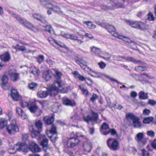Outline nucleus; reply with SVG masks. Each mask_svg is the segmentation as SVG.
Instances as JSON below:
<instances>
[{
  "label": "nucleus",
  "mask_w": 156,
  "mask_h": 156,
  "mask_svg": "<svg viewBox=\"0 0 156 156\" xmlns=\"http://www.w3.org/2000/svg\"><path fill=\"white\" fill-rule=\"evenodd\" d=\"M57 88L56 86L52 85L46 91H40L38 92L37 95L38 97L43 98H46L49 95L51 96H55L57 94Z\"/></svg>",
  "instance_id": "f257e3e1"
},
{
  "label": "nucleus",
  "mask_w": 156,
  "mask_h": 156,
  "mask_svg": "<svg viewBox=\"0 0 156 156\" xmlns=\"http://www.w3.org/2000/svg\"><path fill=\"white\" fill-rule=\"evenodd\" d=\"M41 4L47 9L54 11H59L60 8L56 5L55 3L53 1L40 0Z\"/></svg>",
  "instance_id": "f03ea898"
},
{
  "label": "nucleus",
  "mask_w": 156,
  "mask_h": 156,
  "mask_svg": "<svg viewBox=\"0 0 156 156\" xmlns=\"http://www.w3.org/2000/svg\"><path fill=\"white\" fill-rule=\"evenodd\" d=\"M107 144L108 146L111 150L116 151L119 148V143L116 139L112 138H109L107 140Z\"/></svg>",
  "instance_id": "7ed1b4c3"
},
{
  "label": "nucleus",
  "mask_w": 156,
  "mask_h": 156,
  "mask_svg": "<svg viewBox=\"0 0 156 156\" xmlns=\"http://www.w3.org/2000/svg\"><path fill=\"white\" fill-rule=\"evenodd\" d=\"M57 88V94L58 92L65 93L67 92L68 90L66 87L64 86V85L62 84V81H57L54 84Z\"/></svg>",
  "instance_id": "20e7f679"
},
{
  "label": "nucleus",
  "mask_w": 156,
  "mask_h": 156,
  "mask_svg": "<svg viewBox=\"0 0 156 156\" xmlns=\"http://www.w3.org/2000/svg\"><path fill=\"white\" fill-rule=\"evenodd\" d=\"M100 25L103 27L105 28L113 36L117 37V33L115 32V29L113 26L105 23H101Z\"/></svg>",
  "instance_id": "39448f33"
},
{
  "label": "nucleus",
  "mask_w": 156,
  "mask_h": 156,
  "mask_svg": "<svg viewBox=\"0 0 156 156\" xmlns=\"http://www.w3.org/2000/svg\"><path fill=\"white\" fill-rule=\"evenodd\" d=\"M80 136H77V137L70 138L68 140L67 144L69 147L70 148H73L78 145L81 140L80 138H79Z\"/></svg>",
  "instance_id": "423d86ee"
},
{
  "label": "nucleus",
  "mask_w": 156,
  "mask_h": 156,
  "mask_svg": "<svg viewBox=\"0 0 156 156\" xmlns=\"http://www.w3.org/2000/svg\"><path fill=\"white\" fill-rule=\"evenodd\" d=\"M6 126L7 130L10 135H14L16 132L19 131L18 126L16 124L10 123L9 125H6L5 126Z\"/></svg>",
  "instance_id": "0eeeda50"
},
{
  "label": "nucleus",
  "mask_w": 156,
  "mask_h": 156,
  "mask_svg": "<svg viewBox=\"0 0 156 156\" xmlns=\"http://www.w3.org/2000/svg\"><path fill=\"white\" fill-rule=\"evenodd\" d=\"M14 17L16 19L20 24L23 25L27 28L30 29H31L33 28V25L31 23H29L27 20L24 21L18 16H16L15 14H14Z\"/></svg>",
  "instance_id": "6e6552de"
},
{
  "label": "nucleus",
  "mask_w": 156,
  "mask_h": 156,
  "mask_svg": "<svg viewBox=\"0 0 156 156\" xmlns=\"http://www.w3.org/2000/svg\"><path fill=\"white\" fill-rule=\"evenodd\" d=\"M9 75L11 80L13 82L16 81L20 79L19 74L17 73L15 69L10 70L9 72Z\"/></svg>",
  "instance_id": "1a4fd4ad"
},
{
  "label": "nucleus",
  "mask_w": 156,
  "mask_h": 156,
  "mask_svg": "<svg viewBox=\"0 0 156 156\" xmlns=\"http://www.w3.org/2000/svg\"><path fill=\"white\" fill-rule=\"evenodd\" d=\"M47 134L48 136V137H49L51 141H52L53 142H55L56 140L58 139L57 137H54L55 140H52L51 138L52 137V136H50L49 135V134L50 133H51V134H56L57 133V131H56V126L54 125H52V126L51 127L49 131H47Z\"/></svg>",
  "instance_id": "9d476101"
},
{
  "label": "nucleus",
  "mask_w": 156,
  "mask_h": 156,
  "mask_svg": "<svg viewBox=\"0 0 156 156\" xmlns=\"http://www.w3.org/2000/svg\"><path fill=\"white\" fill-rule=\"evenodd\" d=\"M11 92V96L13 100L18 101L21 99V97L19 95L18 92L16 90L12 89Z\"/></svg>",
  "instance_id": "9b49d317"
},
{
  "label": "nucleus",
  "mask_w": 156,
  "mask_h": 156,
  "mask_svg": "<svg viewBox=\"0 0 156 156\" xmlns=\"http://www.w3.org/2000/svg\"><path fill=\"white\" fill-rule=\"evenodd\" d=\"M41 132L39 131L38 130H35L32 132L31 133V135L32 138H36L37 140H39L41 138H43V137H45L44 135H42L41 134Z\"/></svg>",
  "instance_id": "f8f14e48"
},
{
  "label": "nucleus",
  "mask_w": 156,
  "mask_h": 156,
  "mask_svg": "<svg viewBox=\"0 0 156 156\" xmlns=\"http://www.w3.org/2000/svg\"><path fill=\"white\" fill-rule=\"evenodd\" d=\"M54 75L52 72L50 70H48L44 72L43 77L45 79L46 81H48L50 80Z\"/></svg>",
  "instance_id": "ddd939ff"
},
{
  "label": "nucleus",
  "mask_w": 156,
  "mask_h": 156,
  "mask_svg": "<svg viewBox=\"0 0 156 156\" xmlns=\"http://www.w3.org/2000/svg\"><path fill=\"white\" fill-rule=\"evenodd\" d=\"M48 139L44 138L41 143V145L42 146L43 150L45 152H46L47 150L49 148L48 145Z\"/></svg>",
  "instance_id": "4468645a"
},
{
  "label": "nucleus",
  "mask_w": 156,
  "mask_h": 156,
  "mask_svg": "<svg viewBox=\"0 0 156 156\" xmlns=\"http://www.w3.org/2000/svg\"><path fill=\"white\" fill-rule=\"evenodd\" d=\"M140 119L138 117L133 121V126L135 128H140L141 127V122L139 121Z\"/></svg>",
  "instance_id": "2eb2a0df"
},
{
  "label": "nucleus",
  "mask_w": 156,
  "mask_h": 156,
  "mask_svg": "<svg viewBox=\"0 0 156 156\" xmlns=\"http://www.w3.org/2000/svg\"><path fill=\"white\" fill-rule=\"evenodd\" d=\"M89 120L90 121L96 122L98 119V113L95 112H92V113L91 116L89 115Z\"/></svg>",
  "instance_id": "dca6fc26"
},
{
  "label": "nucleus",
  "mask_w": 156,
  "mask_h": 156,
  "mask_svg": "<svg viewBox=\"0 0 156 156\" xmlns=\"http://www.w3.org/2000/svg\"><path fill=\"white\" fill-rule=\"evenodd\" d=\"M16 113L20 116H21L23 119H25L27 118V115L23 111L19 108H17L16 109Z\"/></svg>",
  "instance_id": "f3484780"
},
{
  "label": "nucleus",
  "mask_w": 156,
  "mask_h": 156,
  "mask_svg": "<svg viewBox=\"0 0 156 156\" xmlns=\"http://www.w3.org/2000/svg\"><path fill=\"white\" fill-rule=\"evenodd\" d=\"M33 17L35 19L39 20L41 22L44 23L45 21V17L40 15L37 14H33L32 15Z\"/></svg>",
  "instance_id": "a211bd4d"
},
{
  "label": "nucleus",
  "mask_w": 156,
  "mask_h": 156,
  "mask_svg": "<svg viewBox=\"0 0 156 156\" xmlns=\"http://www.w3.org/2000/svg\"><path fill=\"white\" fill-rule=\"evenodd\" d=\"M1 59L4 62L9 61L10 58V54L8 52H6L4 55L1 56Z\"/></svg>",
  "instance_id": "6ab92c4d"
},
{
  "label": "nucleus",
  "mask_w": 156,
  "mask_h": 156,
  "mask_svg": "<svg viewBox=\"0 0 156 156\" xmlns=\"http://www.w3.org/2000/svg\"><path fill=\"white\" fill-rule=\"evenodd\" d=\"M32 151L33 152H38L41 151V148L35 142H33L31 144Z\"/></svg>",
  "instance_id": "aec40b11"
},
{
  "label": "nucleus",
  "mask_w": 156,
  "mask_h": 156,
  "mask_svg": "<svg viewBox=\"0 0 156 156\" xmlns=\"http://www.w3.org/2000/svg\"><path fill=\"white\" fill-rule=\"evenodd\" d=\"M83 147L85 151L90 152L91 149V143L88 142L84 143L83 144Z\"/></svg>",
  "instance_id": "412c9836"
},
{
  "label": "nucleus",
  "mask_w": 156,
  "mask_h": 156,
  "mask_svg": "<svg viewBox=\"0 0 156 156\" xmlns=\"http://www.w3.org/2000/svg\"><path fill=\"white\" fill-rule=\"evenodd\" d=\"M35 126L37 128V130L41 132L42 130L43 124L41 120H38L35 122Z\"/></svg>",
  "instance_id": "4be33fe9"
},
{
  "label": "nucleus",
  "mask_w": 156,
  "mask_h": 156,
  "mask_svg": "<svg viewBox=\"0 0 156 156\" xmlns=\"http://www.w3.org/2000/svg\"><path fill=\"white\" fill-rule=\"evenodd\" d=\"M54 120V116H51L48 117V118L44 119V121L46 124L48 125L51 124Z\"/></svg>",
  "instance_id": "5701e85b"
},
{
  "label": "nucleus",
  "mask_w": 156,
  "mask_h": 156,
  "mask_svg": "<svg viewBox=\"0 0 156 156\" xmlns=\"http://www.w3.org/2000/svg\"><path fill=\"white\" fill-rule=\"evenodd\" d=\"M128 24L134 28H137L139 29L140 23L137 22H133L130 21H126Z\"/></svg>",
  "instance_id": "b1692460"
},
{
  "label": "nucleus",
  "mask_w": 156,
  "mask_h": 156,
  "mask_svg": "<svg viewBox=\"0 0 156 156\" xmlns=\"http://www.w3.org/2000/svg\"><path fill=\"white\" fill-rule=\"evenodd\" d=\"M148 93H145L143 91H141L139 94V97L140 99H145L147 98Z\"/></svg>",
  "instance_id": "393cba45"
},
{
  "label": "nucleus",
  "mask_w": 156,
  "mask_h": 156,
  "mask_svg": "<svg viewBox=\"0 0 156 156\" xmlns=\"http://www.w3.org/2000/svg\"><path fill=\"white\" fill-rule=\"evenodd\" d=\"M28 108L30 111L32 113H34L38 110H40L36 105H32L28 107Z\"/></svg>",
  "instance_id": "a878e982"
},
{
  "label": "nucleus",
  "mask_w": 156,
  "mask_h": 156,
  "mask_svg": "<svg viewBox=\"0 0 156 156\" xmlns=\"http://www.w3.org/2000/svg\"><path fill=\"white\" fill-rule=\"evenodd\" d=\"M149 28V26L147 24H144L142 23H140L139 29L142 31H145Z\"/></svg>",
  "instance_id": "bb28decb"
},
{
  "label": "nucleus",
  "mask_w": 156,
  "mask_h": 156,
  "mask_svg": "<svg viewBox=\"0 0 156 156\" xmlns=\"http://www.w3.org/2000/svg\"><path fill=\"white\" fill-rule=\"evenodd\" d=\"M136 117H137L136 116L131 113H129L126 115V118L128 120L129 119H132L133 121L134 119H135V118H136Z\"/></svg>",
  "instance_id": "cd10ccee"
},
{
  "label": "nucleus",
  "mask_w": 156,
  "mask_h": 156,
  "mask_svg": "<svg viewBox=\"0 0 156 156\" xmlns=\"http://www.w3.org/2000/svg\"><path fill=\"white\" fill-rule=\"evenodd\" d=\"M1 80L2 81V86H3L6 85L8 83V77L6 75H3L2 78Z\"/></svg>",
  "instance_id": "c85d7f7f"
},
{
  "label": "nucleus",
  "mask_w": 156,
  "mask_h": 156,
  "mask_svg": "<svg viewBox=\"0 0 156 156\" xmlns=\"http://www.w3.org/2000/svg\"><path fill=\"white\" fill-rule=\"evenodd\" d=\"M63 104L67 106H73L71 101L67 98H64L63 100Z\"/></svg>",
  "instance_id": "c756f323"
},
{
  "label": "nucleus",
  "mask_w": 156,
  "mask_h": 156,
  "mask_svg": "<svg viewBox=\"0 0 156 156\" xmlns=\"http://www.w3.org/2000/svg\"><path fill=\"white\" fill-rule=\"evenodd\" d=\"M135 69L136 71L140 72L143 71L147 70V67L146 66H139L135 67Z\"/></svg>",
  "instance_id": "7c9ffc66"
},
{
  "label": "nucleus",
  "mask_w": 156,
  "mask_h": 156,
  "mask_svg": "<svg viewBox=\"0 0 156 156\" xmlns=\"http://www.w3.org/2000/svg\"><path fill=\"white\" fill-rule=\"evenodd\" d=\"M144 136V134L142 133H139L136 135V139L138 143H140L141 141V140L143 139Z\"/></svg>",
  "instance_id": "2f4dec72"
},
{
  "label": "nucleus",
  "mask_w": 156,
  "mask_h": 156,
  "mask_svg": "<svg viewBox=\"0 0 156 156\" xmlns=\"http://www.w3.org/2000/svg\"><path fill=\"white\" fill-rule=\"evenodd\" d=\"M153 119L152 117L146 118L144 119L143 122L144 124H149L153 121Z\"/></svg>",
  "instance_id": "473e14b6"
},
{
  "label": "nucleus",
  "mask_w": 156,
  "mask_h": 156,
  "mask_svg": "<svg viewBox=\"0 0 156 156\" xmlns=\"http://www.w3.org/2000/svg\"><path fill=\"white\" fill-rule=\"evenodd\" d=\"M30 71L31 73L33 74L34 75H38L39 73V70L35 67L30 69Z\"/></svg>",
  "instance_id": "72a5a7b5"
},
{
  "label": "nucleus",
  "mask_w": 156,
  "mask_h": 156,
  "mask_svg": "<svg viewBox=\"0 0 156 156\" xmlns=\"http://www.w3.org/2000/svg\"><path fill=\"white\" fill-rule=\"evenodd\" d=\"M7 121L3 120L0 121V129H2L7 125Z\"/></svg>",
  "instance_id": "f704fd0d"
},
{
  "label": "nucleus",
  "mask_w": 156,
  "mask_h": 156,
  "mask_svg": "<svg viewBox=\"0 0 156 156\" xmlns=\"http://www.w3.org/2000/svg\"><path fill=\"white\" fill-rule=\"evenodd\" d=\"M129 61L132 62L134 63H136L138 62L140 63L141 65H144L145 63L143 62H141L140 60H136L135 59L131 57H129Z\"/></svg>",
  "instance_id": "c9c22d12"
},
{
  "label": "nucleus",
  "mask_w": 156,
  "mask_h": 156,
  "mask_svg": "<svg viewBox=\"0 0 156 156\" xmlns=\"http://www.w3.org/2000/svg\"><path fill=\"white\" fill-rule=\"evenodd\" d=\"M37 84L36 83H32L29 84L28 85L30 89L34 90L37 87Z\"/></svg>",
  "instance_id": "e433bc0d"
},
{
  "label": "nucleus",
  "mask_w": 156,
  "mask_h": 156,
  "mask_svg": "<svg viewBox=\"0 0 156 156\" xmlns=\"http://www.w3.org/2000/svg\"><path fill=\"white\" fill-rule=\"evenodd\" d=\"M37 61L39 64H41L44 61V57L43 55H40L36 58Z\"/></svg>",
  "instance_id": "4c0bfd02"
},
{
  "label": "nucleus",
  "mask_w": 156,
  "mask_h": 156,
  "mask_svg": "<svg viewBox=\"0 0 156 156\" xmlns=\"http://www.w3.org/2000/svg\"><path fill=\"white\" fill-rule=\"evenodd\" d=\"M44 30L46 32H48L49 33H51V31L52 29L51 26L50 25H48L44 27Z\"/></svg>",
  "instance_id": "58836bf2"
},
{
  "label": "nucleus",
  "mask_w": 156,
  "mask_h": 156,
  "mask_svg": "<svg viewBox=\"0 0 156 156\" xmlns=\"http://www.w3.org/2000/svg\"><path fill=\"white\" fill-rule=\"evenodd\" d=\"M16 46L17 47L19 51H27L26 48L24 46H20L18 44H16Z\"/></svg>",
  "instance_id": "ea45409f"
},
{
  "label": "nucleus",
  "mask_w": 156,
  "mask_h": 156,
  "mask_svg": "<svg viewBox=\"0 0 156 156\" xmlns=\"http://www.w3.org/2000/svg\"><path fill=\"white\" fill-rule=\"evenodd\" d=\"M71 119H73V120H80V117L79 115L75 113L73 116L71 117Z\"/></svg>",
  "instance_id": "a19ab883"
},
{
  "label": "nucleus",
  "mask_w": 156,
  "mask_h": 156,
  "mask_svg": "<svg viewBox=\"0 0 156 156\" xmlns=\"http://www.w3.org/2000/svg\"><path fill=\"white\" fill-rule=\"evenodd\" d=\"M101 9L105 10L107 11L108 10L112 9V8L110 6H107L106 5H103L101 6Z\"/></svg>",
  "instance_id": "79ce46f5"
},
{
  "label": "nucleus",
  "mask_w": 156,
  "mask_h": 156,
  "mask_svg": "<svg viewBox=\"0 0 156 156\" xmlns=\"http://www.w3.org/2000/svg\"><path fill=\"white\" fill-rule=\"evenodd\" d=\"M84 23L86 24L88 27L90 28H91V27H93V26H94V27H95V26L93 25L91 23H90V21H84Z\"/></svg>",
  "instance_id": "37998d69"
},
{
  "label": "nucleus",
  "mask_w": 156,
  "mask_h": 156,
  "mask_svg": "<svg viewBox=\"0 0 156 156\" xmlns=\"http://www.w3.org/2000/svg\"><path fill=\"white\" fill-rule=\"evenodd\" d=\"M98 98V96L96 94H94L90 98V100L92 102H93L97 99Z\"/></svg>",
  "instance_id": "c03bdc74"
},
{
  "label": "nucleus",
  "mask_w": 156,
  "mask_h": 156,
  "mask_svg": "<svg viewBox=\"0 0 156 156\" xmlns=\"http://www.w3.org/2000/svg\"><path fill=\"white\" fill-rule=\"evenodd\" d=\"M142 156H150L149 153L145 149H143L142 150Z\"/></svg>",
  "instance_id": "a18cd8bd"
},
{
  "label": "nucleus",
  "mask_w": 156,
  "mask_h": 156,
  "mask_svg": "<svg viewBox=\"0 0 156 156\" xmlns=\"http://www.w3.org/2000/svg\"><path fill=\"white\" fill-rule=\"evenodd\" d=\"M147 135L151 137L154 136L155 134L154 132L152 130L148 131L147 132Z\"/></svg>",
  "instance_id": "49530a36"
},
{
  "label": "nucleus",
  "mask_w": 156,
  "mask_h": 156,
  "mask_svg": "<svg viewBox=\"0 0 156 156\" xmlns=\"http://www.w3.org/2000/svg\"><path fill=\"white\" fill-rule=\"evenodd\" d=\"M20 104L21 107L23 108L28 107V103L25 101H22L21 102Z\"/></svg>",
  "instance_id": "de8ad7c7"
},
{
  "label": "nucleus",
  "mask_w": 156,
  "mask_h": 156,
  "mask_svg": "<svg viewBox=\"0 0 156 156\" xmlns=\"http://www.w3.org/2000/svg\"><path fill=\"white\" fill-rule=\"evenodd\" d=\"M62 75V74L61 73H59V72H57L56 73V75H55V77L57 79V80H56V81H55V82L58 80V81H61L59 79H60V78L61 77V76Z\"/></svg>",
  "instance_id": "09e8293b"
},
{
  "label": "nucleus",
  "mask_w": 156,
  "mask_h": 156,
  "mask_svg": "<svg viewBox=\"0 0 156 156\" xmlns=\"http://www.w3.org/2000/svg\"><path fill=\"white\" fill-rule=\"evenodd\" d=\"M132 44L130 45L131 48L133 50H138V49L137 47L136 44L134 42Z\"/></svg>",
  "instance_id": "8fccbe9b"
},
{
  "label": "nucleus",
  "mask_w": 156,
  "mask_h": 156,
  "mask_svg": "<svg viewBox=\"0 0 156 156\" xmlns=\"http://www.w3.org/2000/svg\"><path fill=\"white\" fill-rule=\"evenodd\" d=\"M108 128V125L105 122L103 123L101 126V129H106Z\"/></svg>",
  "instance_id": "3c124183"
},
{
  "label": "nucleus",
  "mask_w": 156,
  "mask_h": 156,
  "mask_svg": "<svg viewBox=\"0 0 156 156\" xmlns=\"http://www.w3.org/2000/svg\"><path fill=\"white\" fill-rule=\"evenodd\" d=\"M151 113V111L150 110L147 109H144L143 111V114L144 115H148Z\"/></svg>",
  "instance_id": "603ef678"
},
{
  "label": "nucleus",
  "mask_w": 156,
  "mask_h": 156,
  "mask_svg": "<svg viewBox=\"0 0 156 156\" xmlns=\"http://www.w3.org/2000/svg\"><path fill=\"white\" fill-rule=\"evenodd\" d=\"M99 67L101 69L104 68L106 66V64L104 63L103 62L101 61L100 62L98 63Z\"/></svg>",
  "instance_id": "864d4df0"
},
{
  "label": "nucleus",
  "mask_w": 156,
  "mask_h": 156,
  "mask_svg": "<svg viewBox=\"0 0 156 156\" xmlns=\"http://www.w3.org/2000/svg\"><path fill=\"white\" fill-rule=\"evenodd\" d=\"M69 38L75 40H77L78 37L74 34H70Z\"/></svg>",
  "instance_id": "5fc2aeb1"
},
{
  "label": "nucleus",
  "mask_w": 156,
  "mask_h": 156,
  "mask_svg": "<svg viewBox=\"0 0 156 156\" xmlns=\"http://www.w3.org/2000/svg\"><path fill=\"white\" fill-rule=\"evenodd\" d=\"M148 104L151 105H156V101L153 100H149L148 101Z\"/></svg>",
  "instance_id": "6e6d98bb"
},
{
  "label": "nucleus",
  "mask_w": 156,
  "mask_h": 156,
  "mask_svg": "<svg viewBox=\"0 0 156 156\" xmlns=\"http://www.w3.org/2000/svg\"><path fill=\"white\" fill-rule=\"evenodd\" d=\"M76 62L77 63H78V64H79V63H78V62L80 63V64L83 65V63H86V62H84L83 61V59L81 58H79L78 59L76 60Z\"/></svg>",
  "instance_id": "4d7b16f0"
},
{
  "label": "nucleus",
  "mask_w": 156,
  "mask_h": 156,
  "mask_svg": "<svg viewBox=\"0 0 156 156\" xmlns=\"http://www.w3.org/2000/svg\"><path fill=\"white\" fill-rule=\"evenodd\" d=\"M66 152L70 156H74L75 155V153L73 151L68 150Z\"/></svg>",
  "instance_id": "13d9d810"
},
{
  "label": "nucleus",
  "mask_w": 156,
  "mask_h": 156,
  "mask_svg": "<svg viewBox=\"0 0 156 156\" xmlns=\"http://www.w3.org/2000/svg\"><path fill=\"white\" fill-rule=\"evenodd\" d=\"M76 78H78L79 80L82 81L85 80H86V78L83 76H81L80 75H78V76L76 77Z\"/></svg>",
  "instance_id": "bf43d9fd"
},
{
  "label": "nucleus",
  "mask_w": 156,
  "mask_h": 156,
  "mask_svg": "<svg viewBox=\"0 0 156 156\" xmlns=\"http://www.w3.org/2000/svg\"><path fill=\"white\" fill-rule=\"evenodd\" d=\"M112 135H114L116 134V132L114 129H111L109 130Z\"/></svg>",
  "instance_id": "052dcab7"
},
{
  "label": "nucleus",
  "mask_w": 156,
  "mask_h": 156,
  "mask_svg": "<svg viewBox=\"0 0 156 156\" xmlns=\"http://www.w3.org/2000/svg\"><path fill=\"white\" fill-rule=\"evenodd\" d=\"M148 19L150 21L154 20L153 16L151 13H150L148 14Z\"/></svg>",
  "instance_id": "680f3d73"
},
{
  "label": "nucleus",
  "mask_w": 156,
  "mask_h": 156,
  "mask_svg": "<svg viewBox=\"0 0 156 156\" xmlns=\"http://www.w3.org/2000/svg\"><path fill=\"white\" fill-rule=\"evenodd\" d=\"M141 76H145L150 79H153L154 77L153 76H149L147 74L144 73L140 74Z\"/></svg>",
  "instance_id": "e2e57ef3"
},
{
  "label": "nucleus",
  "mask_w": 156,
  "mask_h": 156,
  "mask_svg": "<svg viewBox=\"0 0 156 156\" xmlns=\"http://www.w3.org/2000/svg\"><path fill=\"white\" fill-rule=\"evenodd\" d=\"M105 55L107 56L106 58V60L107 61H109L111 56V55L108 54V53H105Z\"/></svg>",
  "instance_id": "0e129e2a"
},
{
  "label": "nucleus",
  "mask_w": 156,
  "mask_h": 156,
  "mask_svg": "<svg viewBox=\"0 0 156 156\" xmlns=\"http://www.w3.org/2000/svg\"><path fill=\"white\" fill-rule=\"evenodd\" d=\"M89 115H88L86 117H84L83 118L84 121L87 123H88L89 121H90V120H89Z\"/></svg>",
  "instance_id": "69168bd1"
},
{
  "label": "nucleus",
  "mask_w": 156,
  "mask_h": 156,
  "mask_svg": "<svg viewBox=\"0 0 156 156\" xmlns=\"http://www.w3.org/2000/svg\"><path fill=\"white\" fill-rule=\"evenodd\" d=\"M22 137L24 140H27L28 137V135L27 134H24L22 135Z\"/></svg>",
  "instance_id": "338daca9"
},
{
  "label": "nucleus",
  "mask_w": 156,
  "mask_h": 156,
  "mask_svg": "<svg viewBox=\"0 0 156 156\" xmlns=\"http://www.w3.org/2000/svg\"><path fill=\"white\" fill-rule=\"evenodd\" d=\"M137 94L135 91H132L131 93V96L132 97L135 98Z\"/></svg>",
  "instance_id": "774afa93"
}]
</instances>
